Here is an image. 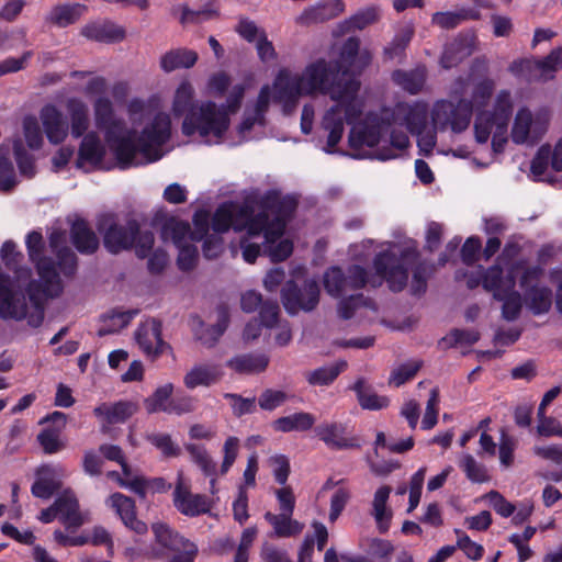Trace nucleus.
<instances>
[{
    "instance_id": "69168bd1",
    "label": "nucleus",
    "mask_w": 562,
    "mask_h": 562,
    "mask_svg": "<svg viewBox=\"0 0 562 562\" xmlns=\"http://www.w3.org/2000/svg\"><path fill=\"white\" fill-rule=\"evenodd\" d=\"M426 475V468H420L411 479L409 483V501L407 512H413L419 504L422 496V488Z\"/></svg>"
},
{
    "instance_id": "e2e57ef3",
    "label": "nucleus",
    "mask_w": 562,
    "mask_h": 562,
    "mask_svg": "<svg viewBox=\"0 0 562 562\" xmlns=\"http://www.w3.org/2000/svg\"><path fill=\"white\" fill-rule=\"evenodd\" d=\"M439 406V392L437 389L430 391V396L427 401L425 414L422 420V428L429 430L434 428L438 422Z\"/></svg>"
},
{
    "instance_id": "c03bdc74",
    "label": "nucleus",
    "mask_w": 562,
    "mask_h": 562,
    "mask_svg": "<svg viewBox=\"0 0 562 562\" xmlns=\"http://www.w3.org/2000/svg\"><path fill=\"white\" fill-rule=\"evenodd\" d=\"M471 54V44L465 38H456L454 41L446 45L442 56L440 58V65L445 69H450L452 67H456Z\"/></svg>"
},
{
    "instance_id": "9b49d317",
    "label": "nucleus",
    "mask_w": 562,
    "mask_h": 562,
    "mask_svg": "<svg viewBox=\"0 0 562 562\" xmlns=\"http://www.w3.org/2000/svg\"><path fill=\"white\" fill-rule=\"evenodd\" d=\"M249 213L238 202H225L221 204L213 217L212 225L209 224V232L202 237L203 254L206 258H216L223 251V238L220 234L233 227L236 232L247 229Z\"/></svg>"
},
{
    "instance_id": "e433bc0d",
    "label": "nucleus",
    "mask_w": 562,
    "mask_h": 562,
    "mask_svg": "<svg viewBox=\"0 0 562 562\" xmlns=\"http://www.w3.org/2000/svg\"><path fill=\"white\" fill-rule=\"evenodd\" d=\"M151 530L155 537L156 543L162 549L180 552L181 548L192 542L186 539L177 531L172 530L167 524L157 521L151 525Z\"/></svg>"
},
{
    "instance_id": "f03ea898",
    "label": "nucleus",
    "mask_w": 562,
    "mask_h": 562,
    "mask_svg": "<svg viewBox=\"0 0 562 562\" xmlns=\"http://www.w3.org/2000/svg\"><path fill=\"white\" fill-rule=\"evenodd\" d=\"M428 105L424 102L397 103L392 110H385L381 115L369 113L360 123H353L350 128L348 140L353 149L363 147L373 148L383 144L375 151L380 160L396 158V150L405 149L409 139L404 131L405 127L417 138V146L420 153L428 155L436 145V131L429 126Z\"/></svg>"
},
{
    "instance_id": "72a5a7b5",
    "label": "nucleus",
    "mask_w": 562,
    "mask_h": 562,
    "mask_svg": "<svg viewBox=\"0 0 562 562\" xmlns=\"http://www.w3.org/2000/svg\"><path fill=\"white\" fill-rule=\"evenodd\" d=\"M196 60V52L186 47H179L170 49L160 57V67L165 72H171L177 69L191 68Z\"/></svg>"
},
{
    "instance_id": "6ab92c4d",
    "label": "nucleus",
    "mask_w": 562,
    "mask_h": 562,
    "mask_svg": "<svg viewBox=\"0 0 562 562\" xmlns=\"http://www.w3.org/2000/svg\"><path fill=\"white\" fill-rule=\"evenodd\" d=\"M283 305L288 313L294 315L299 312H310L319 301V286L315 280H308L302 289H296L289 282L282 291Z\"/></svg>"
},
{
    "instance_id": "4c0bfd02",
    "label": "nucleus",
    "mask_w": 562,
    "mask_h": 562,
    "mask_svg": "<svg viewBox=\"0 0 562 562\" xmlns=\"http://www.w3.org/2000/svg\"><path fill=\"white\" fill-rule=\"evenodd\" d=\"M351 389L356 392L359 405L363 409L380 411L390 404L389 397L379 395L363 379L357 380Z\"/></svg>"
},
{
    "instance_id": "4d7b16f0",
    "label": "nucleus",
    "mask_w": 562,
    "mask_h": 562,
    "mask_svg": "<svg viewBox=\"0 0 562 562\" xmlns=\"http://www.w3.org/2000/svg\"><path fill=\"white\" fill-rule=\"evenodd\" d=\"M12 148L16 165L22 176L32 175L34 172V157L25 149L20 137H15L12 140Z\"/></svg>"
},
{
    "instance_id": "680f3d73",
    "label": "nucleus",
    "mask_w": 562,
    "mask_h": 562,
    "mask_svg": "<svg viewBox=\"0 0 562 562\" xmlns=\"http://www.w3.org/2000/svg\"><path fill=\"white\" fill-rule=\"evenodd\" d=\"M422 363L419 361H409L393 370L390 376V384L401 386L405 382L414 378L419 370Z\"/></svg>"
},
{
    "instance_id": "f8f14e48",
    "label": "nucleus",
    "mask_w": 562,
    "mask_h": 562,
    "mask_svg": "<svg viewBox=\"0 0 562 562\" xmlns=\"http://www.w3.org/2000/svg\"><path fill=\"white\" fill-rule=\"evenodd\" d=\"M204 101L195 99V90L189 80H182L173 94L171 112L175 117H183L181 133L193 142L210 145V136L202 131L203 122L194 120Z\"/></svg>"
},
{
    "instance_id": "c756f323",
    "label": "nucleus",
    "mask_w": 562,
    "mask_h": 562,
    "mask_svg": "<svg viewBox=\"0 0 562 562\" xmlns=\"http://www.w3.org/2000/svg\"><path fill=\"white\" fill-rule=\"evenodd\" d=\"M374 313L375 306L373 302L362 294L344 297L338 304V315L344 319H349L355 316L371 317Z\"/></svg>"
},
{
    "instance_id": "c9c22d12",
    "label": "nucleus",
    "mask_w": 562,
    "mask_h": 562,
    "mask_svg": "<svg viewBox=\"0 0 562 562\" xmlns=\"http://www.w3.org/2000/svg\"><path fill=\"white\" fill-rule=\"evenodd\" d=\"M87 7L80 3L55 5L46 16V22L57 26L67 27L76 23L85 13Z\"/></svg>"
},
{
    "instance_id": "79ce46f5",
    "label": "nucleus",
    "mask_w": 562,
    "mask_h": 562,
    "mask_svg": "<svg viewBox=\"0 0 562 562\" xmlns=\"http://www.w3.org/2000/svg\"><path fill=\"white\" fill-rule=\"evenodd\" d=\"M186 449L190 453L193 462L196 463V465L201 469L203 474L205 476L210 477V492L212 494H215L216 493V463L210 457L206 449L201 446L188 443V445H186Z\"/></svg>"
},
{
    "instance_id": "bf43d9fd",
    "label": "nucleus",
    "mask_w": 562,
    "mask_h": 562,
    "mask_svg": "<svg viewBox=\"0 0 562 562\" xmlns=\"http://www.w3.org/2000/svg\"><path fill=\"white\" fill-rule=\"evenodd\" d=\"M135 315L136 311L113 312L108 318L106 327L100 329L99 335L103 336L119 331L120 329L126 327Z\"/></svg>"
},
{
    "instance_id": "bb28decb",
    "label": "nucleus",
    "mask_w": 562,
    "mask_h": 562,
    "mask_svg": "<svg viewBox=\"0 0 562 562\" xmlns=\"http://www.w3.org/2000/svg\"><path fill=\"white\" fill-rule=\"evenodd\" d=\"M228 318L222 311L215 325L206 326L199 317L192 319V330L196 340L206 347H213L227 327Z\"/></svg>"
},
{
    "instance_id": "f704fd0d",
    "label": "nucleus",
    "mask_w": 562,
    "mask_h": 562,
    "mask_svg": "<svg viewBox=\"0 0 562 562\" xmlns=\"http://www.w3.org/2000/svg\"><path fill=\"white\" fill-rule=\"evenodd\" d=\"M268 364L269 357L266 353L238 355L227 361L228 368L244 374L260 373L267 369Z\"/></svg>"
},
{
    "instance_id": "09e8293b",
    "label": "nucleus",
    "mask_w": 562,
    "mask_h": 562,
    "mask_svg": "<svg viewBox=\"0 0 562 562\" xmlns=\"http://www.w3.org/2000/svg\"><path fill=\"white\" fill-rule=\"evenodd\" d=\"M173 384L165 383L158 386L154 393L145 398L144 406L149 414L164 412L167 413L170 406L171 395L173 393Z\"/></svg>"
},
{
    "instance_id": "f257e3e1",
    "label": "nucleus",
    "mask_w": 562,
    "mask_h": 562,
    "mask_svg": "<svg viewBox=\"0 0 562 562\" xmlns=\"http://www.w3.org/2000/svg\"><path fill=\"white\" fill-rule=\"evenodd\" d=\"M339 69L337 61L318 59L306 66L300 75L280 70L273 81V99L282 104L286 115L294 111L301 95L319 92L335 101L322 119V128L328 133V153L341 140L345 123L352 126L363 110V102L358 95L359 83L348 79L341 88L340 82H336Z\"/></svg>"
},
{
    "instance_id": "1a4fd4ad",
    "label": "nucleus",
    "mask_w": 562,
    "mask_h": 562,
    "mask_svg": "<svg viewBox=\"0 0 562 562\" xmlns=\"http://www.w3.org/2000/svg\"><path fill=\"white\" fill-rule=\"evenodd\" d=\"M512 113L510 92L503 90L497 94L492 112L481 111L476 114L474 123L476 142L486 143L493 133L492 148L495 153H502L507 143V127Z\"/></svg>"
},
{
    "instance_id": "20e7f679",
    "label": "nucleus",
    "mask_w": 562,
    "mask_h": 562,
    "mask_svg": "<svg viewBox=\"0 0 562 562\" xmlns=\"http://www.w3.org/2000/svg\"><path fill=\"white\" fill-rule=\"evenodd\" d=\"M416 259V245L413 240L390 243L387 249L378 252L373 260L374 274L369 276L359 265L349 266L346 271L330 267L323 276L324 289L328 295L338 299L367 285L380 286L385 281L392 291L398 292L406 286L408 269Z\"/></svg>"
},
{
    "instance_id": "a211bd4d",
    "label": "nucleus",
    "mask_w": 562,
    "mask_h": 562,
    "mask_svg": "<svg viewBox=\"0 0 562 562\" xmlns=\"http://www.w3.org/2000/svg\"><path fill=\"white\" fill-rule=\"evenodd\" d=\"M172 501L177 510L189 517L207 513L212 507L206 496L191 492L190 482L183 476L182 472L178 473Z\"/></svg>"
},
{
    "instance_id": "b1692460",
    "label": "nucleus",
    "mask_w": 562,
    "mask_h": 562,
    "mask_svg": "<svg viewBox=\"0 0 562 562\" xmlns=\"http://www.w3.org/2000/svg\"><path fill=\"white\" fill-rule=\"evenodd\" d=\"M40 117L49 143H63L68 135V124L63 113L55 105L47 104L41 110Z\"/></svg>"
},
{
    "instance_id": "cd10ccee",
    "label": "nucleus",
    "mask_w": 562,
    "mask_h": 562,
    "mask_svg": "<svg viewBox=\"0 0 562 562\" xmlns=\"http://www.w3.org/2000/svg\"><path fill=\"white\" fill-rule=\"evenodd\" d=\"M315 431L319 439L331 449H349L359 447L355 440L345 436L346 427L342 424L324 423L319 425Z\"/></svg>"
},
{
    "instance_id": "13d9d810",
    "label": "nucleus",
    "mask_w": 562,
    "mask_h": 562,
    "mask_svg": "<svg viewBox=\"0 0 562 562\" xmlns=\"http://www.w3.org/2000/svg\"><path fill=\"white\" fill-rule=\"evenodd\" d=\"M516 447V439L509 436L505 430H502L498 441V458L502 467L509 468L513 465Z\"/></svg>"
},
{
    "instance_id": "5fc2aeb1",
    "label": "nucleus",
    "mask_w": 562,
    "mask_h": 562,
    "mask_svg": "<svg viewBox=\"0 0 562 562\" xmlns=\"http://www.w3.org/2000/svg\"><path fill=\"white\" fill-rule=\"evenodd\" d=\"M60 434V427H47L38 434L37 440L45 453H57L65 448Z\"/></svg>"
},
{
    "instance_id": "393cba45",
    "label": "nucleus",
    "mask_w": 562,
    "mask_h": 562,
    "mask_svg": "<svg viewBox=\"0 0 562 562\" xmlns=\"http://www.w3.org/2000/svg\"><path fill=\"white\" fill-rule=\"evenodd\" d=\"M221 368L214 363H195L183 376V384L189 390L209 387L221 379Z\"/></svg>"
},
{
    "instance_id": "39448f33",
    "label": "nucleus",
    "mask_w": 562,
    "mask_h": 562,
    "mask_svg": "<svg viewBox=\"0 0 562 562\" xmlns=\"http://www.w3.org/2000/svg\"><path fill=\"white\" fill-rule=\"evenodd\" d=\"M26 247L31 260L36 263L40 283L34 281L27 283L29 305L20 289L25 284L21 279H29L30 271H20L16 284L0 272V317L16 321L26 318L30 326L38 327L44 319L40 294L49 297L56 296L61 292V283L55 267L45 258H41L42 234L30 233L26 237Z\"/></svg>"
},
{
    "instance_id": "de8ad7c7",
    "label": "nucleus",
    "mask_w": 562,
    "mask_h": 562,
    "mask_svg": "<svg viewBox=\"0 0 562 562\" xmlns=\"http://www.w3.org/2000/svg\"><path fill=\"white\" fill-rule=\"evenodd\" d=\"M122 467L123 475L117 472H109L108 476L119 483L121 487L128 488L140 497H145L146 494V480L135 473L127 463L120 464Z\"/></svg>"
},
{
    "instance_id": "a19ab883",
    "label": "nucleus",
    "mask_w": 562,
    "mask_h": 562,
    "mask_svg": "<svg viewBox=\"0 0 562 562\" xmlns=\"http://www.w3.org/2000/svg\"><path fill=\"white\" fill-rule=\"evenodd\" d=\"M480 12L472 8H462L458 11L436 12L431 16V23L442 30L457 27L463 21L479 20Z\"/></svg>"
},
{
    "instance_id": "423d86ee",
    "label": "nucleus",
    "mask_w": 562,
    "mask_h": 562,
    "mask_svg": "<svg viewBox=\"0 0 562 562\" xmlns=\"http://www.w3.org/2000/svg\"><path fill=\"white\" fill-rule=\"evenodd\" d=\"M254 200H247L243 207H247V236L240 240L243 258L252 263L261 251L268 254L272 261H283L293 251V244L283 237L285 220L296 207V200L292 195H281L279 192H269L260 199L261 211L254 215Z\"/></svg>"
},
{
    "instance_id": "dca6fc26",
    "label": "nucleus",
    "mask_w": 562,
    "mask_h": 562,
    "mask_svg": "<svg viewBox=\"0 0 562 562\" xmlns=\"http://www.w3.org/2000/svg\"><path fill=\"white\" fill-rule=\"evenodd\" d=\"M114 158H116L114 156ZM76 166L83 172L110 171L114 167L123 170L117 164L106 158V148L95 132L86 134L80 143Z\"/></svg>"
},
{
    "instance_id": "58836bf2",
    "label": "nucleus",
    "mask_w": 562,
    "mask_h": 562,
    "mask_svg": "<svg viewBox=\"0 0 562 562\" xmlns=\"http://www.w3.org/2000/svg\"><path fill=\"white\" fill-rule=\"evenodd\" d=\"M71 239L77 250L81 254H92L99 247L98 237L82 220H77L72 223Z\"/></svg>"
},
{
    "instance_id": "3c124183",
    "label": "nucleus",
    "mask_w": 562,
    "mask_h": 562,
    "mask_svg": "<svg viewBox=\"0 0 562 562\" xmlns=\"http://www.w3.org/2000/svg\"><path fill=\"white\" fill-rule=\"evenodd\" d=\"M391 493L389 486H381L374 493L372 502V514L379 525V528L383 531L387 529V524L391 518V512L386 507V503Z\"/></svg>"
},
{
    "instance_id": "ea45409f",
    "label": "nucleus",
    "mask_w": 562,
    "mask_h": 562,
    "mask_svg": "<svg viewBox=\"0 0 562 562\" xmlns=\"http://www.w3.org/2000/svg\"><path fill=\"white\" fill-rule=\"evenodd\" d=\"M347 361L338 360L335 363L316 368L304 373L305 380L313 386L330 385L337 376L347 369Z\"/></svg>"
},
{
    "instance_id": "aec40b11",
    "label": "nucleus",
    "mask_w": 562,
    "mask_h": 562,
    "mask_svg": "<svg viewBox=\"0 0 562 562\" xmlns=\"http://www.w3.org/2000/svg\"><path fill=\"white\" fill-rule=\"evenodd\" d=\"M136 341L142 351L151 359H157L170 346L161 338V324L156 319L144 322L135 334Z\"/></svg>"
},
{
    "instance_id": "c85d7f7f",
    "label": "nucleus",
    "mask_w": 562,
    "mask_h": 562,
    "mask_svg": "<svg viewBox=\"0 0 562 562\" xmlns=\"http://www.w3.org/2000/svg\"><path fill=\"white\" fill-rule=\"evenodd\" d=\"M55 507L67 527L76 528L83 524V515L79 512L78 501L71 491L61 493L55 501Z\"/></svg>"
},
{
    "instance_id": "338daca9",
    "label": "nucleus",
    "mask_w": 562,
    "mask_h": 562,
    "mask_svg": "<svg viewBox=\"0 0 562 562\" xmlns=\"http://www.w3.org/2000/svg\"><path fill=\"white\" fill-rule=\"evenodd\" d=\"M239 451V439L237 437H228L223 446V462L221 465V474L224 475L234 464Z\"/></svg>"
},
{
    "instance_id": "603ef678",
    "label": "nucleus",
    "mask_w": 562,
    "mask_h": 562,
    "mask_svg": "<svg viewBox=\"0 0 562 562\" xmlns=\"http://www.w3.org/2000/svg\"><path fill=\"white\" fill-rule=\"evenodd\" d=\"M543 81L554 78V74L562 70V46L552 49L546 57L535 61Z\"/></svg>"
},
{
    "instance_id": "4468645a",
    "label": "nucleus",
    "mask_w": 562,
    "mask_h": 562,
    "mask_svg": "<svg viewBox=\"0 0 562 562\" xmlns=\"http://www.w3.org/2000/svg\"><path fill=\"white\" fill-rule=\"evenodd\" d=\"M543 269L539 266L524 269L519 285L524 293V303L535 315L546 314L552 306V291L547 285L539 284L543 276Z\"/></svg>"
},
{
    "instance_id": "a18cd8bd",
    "label": "nucleus",
    "mask_w": 562,
    "mask_h": 562,
    "mask_svg": "<svg viewBox=\"0 0 562 562\" xmlns=\"http://www.w3.org/2000/svg\"><path fill=\"white\" fill-rule=\"evenodd\" d=\"M315 418L312 414L305 412L294 413L274 420L273 428L277 431H305L313 427Z\"/></svg>"
},
{
    "instance_id": "f3484780",
    "label": "nucleus",
    "mask_w": 562,
    "mask_h": 562,
    "mask_svg": "<svg viewBox=\"0 0 562 562\" xmlns=\"http://www.w3.org/2000/svg\"><path fill=\"white\" fill-rule=\"evenodd\" d=\"M98 229L103 234L105 248L113 254H117L134 245L138 225L135 221L119 225L112 214H104L98 221Z\"/></svg>"
},
{
    "instance_id": "6e6552de",
    "label": "nucleus",
    "mask_w": 562,
    "mask_h": 562,
    "mask_svg": "<svg viewBox=\"0 0 562 562\" xmlns=\"http://www.w3.org/2000/svg\"><path fill=\"white\" fill-rule=\"evenodd\" d=\"M494 90L492 79H483L476 83L472 101L461 99L457 104L448 100L437 101L431 109L432 124L440 130L450 127L454 133L465 130L472 119L473 103L483 106L490 100Z\"/></svg>"
},
{
    "instance_id": "0eeeda50",
    "label": "nucleus",
    "mask_w": 562,
    "mask_h": 562,
    "mask_svg": "<svg viewBox=\"0 0 562 562\" xmlns=\"http://www.w3.org/2000/svg\"><path fill=\"white\" fill-rule=\"evenodd\" d=\"M192 223L193 231L189 223L170 218L165 222L161 231L164 240L172 243L178 249V266L183 271L195 266L198 249L194 244L209 232V212L203 209L195 211Z\"/></svg>"
},
{
    "instance_id": "9d476101",
    "label": "nucleus",
    "mask_w": 562,
    "mask_h": 562,
    "mask_svg": "<svg viewBox=\"0 0 562 562\" xmlns=\"http://www.w3.org/2000/svg\"><path fill=\"white\" fill-rule=\"evenodd\" d=\"M244 94V86L236 85L232 88L225 103L217 104L211 100L203 102L202 108L196 113L199 117H194V120L204 123L201 127L203 133L210 136V145L224 142L231 125V116L239 110Z\"/></svg>"
},
{
    "instance_id": "37998d69",
    "label": "nucleus",
    "mask_w": 562,
    "mask_h": 562,
    "mask_svg": "<svg viewBox=\"0 0 562 562\" xmlns=\"http://www.w3.org/2000/svg\"><path fill=\"white\" fill-rule=\"evenodd\" d=\"M393 81L411 94L422 91L426 81L425 67H416L411 70H395L392 74Z\"/></svg>"
},
{
    "instance_id": "0e129e2a",
    "label": "nucleus",
    "mask_w": 562,
    "mask_h": 562,
    "mask_svg": "<svg viewBox=\"0 0 562 562\" xmlns=\"http://www.w3.org/2000/svg\"><path fill=\"white\" fill-rule=\"evenodd\" d=\"M148 440L167 458L178 457L181 452L180 447L167 434L150 435Z\"/></svg>"
},
{
    "instance_id": "7c9ffc66",
    "label": "nucleus",
    "mask_w": 562,
    "mask_h": 562,
    "mask_svg": "<svg viewBox=\"0 0 562 562\" xmlns=\"http://www.w3.org/2000/svg\"><path fill=\"white\" fill-rule=\"evenodd\" d=\"M66 110L70 117L72 137L83 136L90 124L88 105L79 98H69L66 102Z\"/></svg>"
},
{
    "instance_id": "ddd939ff",
    "label": "nucleus",
    "mask_w": 562,
    "mask_h": 562,
    "mask_svg": "<svg viewBox=\"0 0 562 562\" xmlns=\"http://www.w3.org/2000/svg\"><path fill=\"white\" fill-rule=\"evenodd\" d=\"M518 266L512 268L504 276L503 270L498 265L493 266L486 270L483 280V288L493 293L494 299L503 302L502 314L507 321H514L518 317L524 295L515 291V276L514 270Z\"/></svg>"
},
{
    "instance_id": "5701e85b",
    "label": "nucleus",
    "mask_w": 562,
    "mask_h": 562,
    "mask_svg": "<svg viewBox=\"0 0 562 562\" xmlns=\"http://www.w3.org/2000/svg\"><path fill=\"white\" fill-rule=\"evenodd\" d=\"M345 3L342 0H322L303 10L296 22L303 25L323 23L342 13Z\"/></svg>"
},
{
    "instance_id": "a878e982",
    "label": "nucleus",
    "mask_w": 562,
    "mask_h": 562,
    "mask_svg": "<svg viewBox=\"0 0 562 562\" xmlns=\"http://www.w3.org/2000/svg\"><path fill=\"white\" fill-rule=\"evenodd\" d=\"M108 504L116 512L127 528L139 535L147 531V525L135 517V504L132 498L121 493H114L109 497Z\"/></svg>"
},
{
    "instance_id": "8fccbe9b",
    "label": "nucleus",
    "mask_w": 562,
    "mask_h": 562,
    "mask_svg": "<svg viewBox=\"0 0 562 562\" xmlns=\"http://www.w3.org/2000/svg\"><path fill=\"white\" fill-rule=\"evenodd\" d=\"M359 47H360V42L356 37L348 38L341 47L340 59L336 60L340 67L336 82H340L341 88H344V86L348 79H353L360 85V82L353 76H351L348 70L342 69V63H346L349 65L352 64L353 59L358 55Z\"/></svg>"
},
{
    "instance_id": "4be33fe9",
    "label": "nucleus",
    "mask_w": 562,
    "mask_h": 562,
    "mask_svg": "<svg viewBox=\"0 0 562 562\" xmlns=\"http://www.w3.org/2000/svg\"><path fill=\"white\" fill-rule=\"evenodd\" d=\"M65 476V469L59 464L40 467L36 471V480L31 488L32 494L35 497L48 499L61 486V480Z\"/></svg>"
},
{
    "instance_id": "6e6d98bb",
    "label": "nucleus",
    "mask_w": 562,
    "mask_h": 562,
    "mask_svg": "<svg viewBox=\"0 0 562 562\" xmlns=\"http://www.w3.org/2000/svg\"><path fill=\"white\" fill-rule=\"evenodd\" d=\"M379 19V9L376 7H369L360 10L351 18L346 20L342 25L347 31L363 30L368 25L374 23Z\"/></svg>"
},
{
    "instance_id": "2eb2a0df",
    "label": "nucleus",
    "mask_w": 562,
    "mask_h": 562,
    "mask_svg": "<svg viewBox=\"0 0 562 562\" xmlns=\"http://www.w3.org/2000/svg\"><path fill=\"white\" fill-rule=\"evenodd\" d=\"M549 114L546 111L532 113L528 108H520L514 119L512 140L517 145H535L547 133Z\"/></svg>"
},
{
    "instance_id": "473e14b6",
    "label": "nucleus",
    "mask_w": 562,
    "mask_h": 562,
    "mask_svg": "<svg viewBox=\"0 0 562 562\" xmlns=\"http://www.w3.org/2000/svg\"><path fill=\"white\" fill-rule=\"evenodd\" d=\"M81 34L88 40L112 43L124 38V30L110 22H93L81 29Z\"/></svg>"
},
{
    "instance_id": "412c9836",
    "label": "nucleus",
    "mask_w": 562,
    "mask_h": 562,
    "mask_svg": "<svg viewBox=\"0 0 562 562\" xmlns=\"http://www.w3.org/2000/svg\"><path fill=\"white\" fill-rule=\"evenodd\" d=\"M137 412V404L131 401L102 403L93 409L94 416L101 423V431L106 434L111 425L126 422Z\"/></svg>"
},
{
    "instance_id": "49530a36",
    "label": "nucleus",
    "mask_w": 562,
    "mask_h": 562,
    "mask_svg": "<svg viewBox=\"0 0 562 562\" xmlns=\"http://www.w3.org/2000/svg\"><path fill=\"white\" fill-rule=\"evenodd\" d=\"M292 515L265 514L266 520L273 527L274 533L279 538L292 537L301 533L303 525L291 518Z\"/></svg>"
},
{
    "instance_id": "7ed1b4c3",
    "label": "nucleus",
    "mask_w": 562,
    "mask_h": 562,
    "mask_svg": "<svg viewBox=\"0 0 562 562\" xmlns=\"http://www.w3.org/2000/svg\"><path fill=\"white\" fill-rule=\"evenodd\" d=\"M93 112L95 125L104 131L105 139L122 169L158 161L172 148L169 145L172 134L171 119L165 112H158L144 126L137 139L134 131L122 136L114 135L115 131L122 130L123 121L115 116L109 98H98L93 103Z\"/></svg>"
},
{
    "instance_id": "774afa93",
    "label": "nucleus",
    "mask_w": 562,
    "mask_h": 562,
    "mask_svg": "<svg viewBox=\"0 0 562 562\" xmlns=\"http://www.w3.org/2000/svg\"><path fill=\"white\" fill-rule=\"evenodd\" d=\"M268 463L272 469L276 481L281 485H284L290 473L289 459L283 454H276L268 460Z\"/></svg>"
},
{
    "instance_id": "2f4dec72",
    "label": "nucleus",
    "mask_w": 562,
    "mask_h": 562,
    "mask_svg": "<svg viewBox=\"0 0 562 562\" xmlns=\"http://www.w3.org/2000/svg\"><path fill=\"white\" fill-rule=\"evenodd\" d=\"M66 233L54 229L49 235V246L56 252L58 265L65 274H71L76 269V256L66 247Z\"/></svg>"
},
{
    "instance_id": "864d4df0",
    "label": "nucleus",
    "mask_w": 562,
    "mask_h": 562,
    "mask_svg": "<svg viewBox=\"0 0 562 562\" xmlns=\"http://www.w3.org/2000/svg\"><path fill=\"white\" fill-rule=\"evenodd\" d=\"M459 467L463 470L465 476L473 483H484L488 481L486 468L469 453L461 456Z\"/></svg>"
},
{
    "instance_id": "052dcab7",
    "label": "nucleus",
    "mask_w": 562,
    "mask_h": 562,
    "mask_svg": "<svg viewBox=\"0 0 562 562\" xmlns=\"http://www.w3.org/2000/svg\"><path fill=\"white\" fill-rule=\"evenodd\" d=\"M552 147L550 144L541 145L533 156L530 165L532 176H542L551 165Z\"/></svg>"
}]
</instances>
